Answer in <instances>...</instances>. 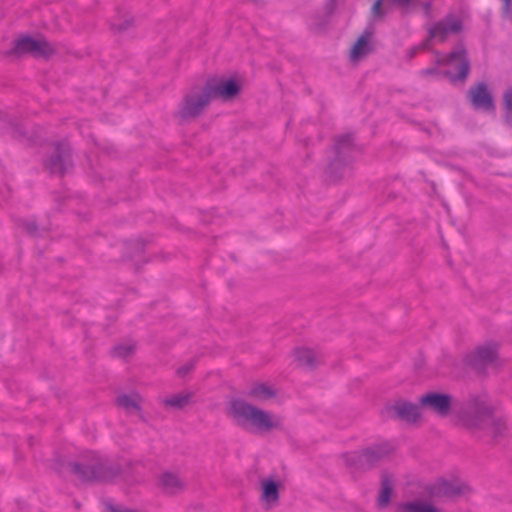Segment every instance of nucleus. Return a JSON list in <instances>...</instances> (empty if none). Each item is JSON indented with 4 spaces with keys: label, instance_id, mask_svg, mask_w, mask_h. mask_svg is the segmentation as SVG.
<instances>
[{
    "label": "nucleus",
    "instance_id": "4468645a",
    "mask_svg": "<svg viewBox=\"0 0 512 512\" xmlns=\"http://www.w3.org/2000/svg\"><path fill=\"white\" fill-rule=\"evenodd\" d=\"M470 103L479 110L491 111L495 107V93L493 86L486 82L474 84L468 92Z\"/></svg>",
    "mask_w": 512,
    "mask_h": 512
},
{
    "label": "nucleus",
    "instance_id": "f257e3e1",
    "mask_svg": "<svg viewBox=\"0 0 512 512\" xmlns=\"http://www.w3.org/2000/svg\"><path fill=\"white\" fill-rule=\"evenodd\" d=\"M224 412L235 425L251 433L270 434L283 427L281 416L242 398L229 399L225 404Z\"/></svg>",
    "mask_w": 512,
    "mask_h": 512
},
{
    "label": "nucleus",
    "instance_id": "9b49d317",
    "mask_svg": "<svg viewBox=\"0 0 512 512\" xmlns=\"http://www.w3.org/2000/svg\"><path fill=\"white\" fill-rule=\"evenodd\" d=\"M376 48V41L371 31H364L355 37L346 51L347 61L351 65H358L366 60Z\"/></svg>",
    "mask_w": 512,
    "mask_h": 512
},
{
    "label": "nucleus",
    "instance_id": "72a5a7b5",
    "mask_svg": "<svg viewBox=\"0 0 512 512\" xmlns=\"http://www.w3.org/2000/svg\"><path fill=\"white\" fill-rule=\"evenodd\" d=\"M382 4V1L381 0H378L375 2V4L373 5V13L376 14V15H380L381 14V10H380V6Z\"/></svg>",
    "mask_w": 512,
    "mask_h": 512
},
{
    "label": "nucleus",
    "instance_id": "39448f33",
    "mask_svg": "<svg viewBox=\"0 0 512 512\" xmlns=\"http://www.w3.org/2000/svg\"><path fill=\"white\" fill-rule=\"evenodd\" d=\"M462 422L469 428L487 429L494 433L503 426L494 405L487 400L475 401L463 415Z\"/></svg>",
    "mask_w": 512,
    "mask_h": 512
},
{
    "label": "nucleus",
    "instance_id": "412c9836",
    "mask_svg": "<svg viewBox=\"0 0 512 512\" xmlns=\"http://www.w3.org/2000/svg\"><path fill=\"white\" fill-rule=\"evenodd\" d=\"M248 395L258 401L266 402L277 395V389L267 382L253 383L248 390Z\"/></svg>",
    "mask_w": 512,
    "mask_h": 512
},
{
    "label": "nucleus",
    "instance_id": "dca6fc26",
    "mask_svg": "<svg viewBox=\"0 0 512 512\" xmlns=\"http://www.w3.org/2000/svg\"><path fill=\"white\" fill-rule=\"evenodd\" d=\"M420 405H416L408 400L398 398L389 401L385 406V411L389 416L399 417L406 421H416L420 418Z\"/></svg>",
    "mask_w": 512,
    "mask_h": 512
},
{
    "label": "nucleus",
    "instance_id": "f3484780",
    "mask_svg": "<svg viewBox=\"0 0 512 512\" xmlns=\"http://www.w3.org/2000/svg\"><path fill=\"white\" fill-rule=\"evenodd\" d=\"M397 476L394 473L385 472L381 475L379 489L376 496L377 508L388 509L395 499Z\"/></svg>",
    "mask_w": 512,
    "mask_h": 512
},
{
    "label": "nucleus",
    "instance_id": "ddd939ff",
    "mask_svg": "<svg viewBox=\"0 0 512 512\" xmlns=\"http://www.w3.org/2000/svg\"><path fill=\"white\" fill-rule=\"evenodd\" d=\"M291 362L306 371L318 368L322 362V354L308 345H296L289 352Z\"/></svg>",
    "mask_w": 512,
    "mask_h": 512
},
{
    "label": "nucleus",
    "instance_id": "2eb2a0df",
    "mask_svg": "<svg viewBox=\"0 0 512 512\" xmlns=\"http://www.w3.org/2000/svg\"><path fill=\"white\" fill-rule=\"evenodd\" d=\"M452 402L450 395L439 391L426 392L419 398L421 408L431 410L441 416H446L449 413Z\"/></svg>",
    "mask_w": 512,
    "mask_h": 512
},
{
    "label": "nucleus",
    "instance_id": "f03ea898",
    "mask_svg": "<svg viewBox=\"0 0 512 512\" xmlns=\"http://www.w3.org/2000/svg\"><path fill=\"white\" fill-rule=\"evenodd\" d=\"M246 85V78L238 72L223 74L209 79L198 94L200 105H206L212 99L222 103H235L240 100Z\"/></svg>",
    "mask_w": 512,
    "mask_h": 512
},
{
    "label": "nucleus",
    "instance_id": "cd10ccee",
    "mask_svg": "<svg viewBox=\"0 0 512 512\" xmlns=\"http://www.w3.org/2000/svg\"><path fill=\"white\" fill-rule=\"evenodd\" d=\"M103 505L107 512H136L133 509L125 508L119 505H115L113 499L109 498L103 501Z\"/></svg>",
    "mask_w": 512,
    "mask_h": 512
},
{
    "label": "nucleus",
    "instance_id": "473e14b6",
    "mask_svg": "<svg viewBox=\"0 0 512 512\" xmlns=\"http://www.w3.org/2000/svg\"><path fill=\"white\" fill-rule=\"evenodd\" d=\"M126 246H133L137 254L142 253L144 249V243L141 241H130L126 243Z\"/></svg>",
    "mask_w": 512,
    "mask_h": 512
},
{
    "label": "nucleus",
    "instance_id": "7ed1b4c3",
    "mask_svg": "<svg viewBox=\"0 0 512 512\" xmlns=\"http://www.w3.org/2000/svg\"><path fill=\"white\" fill-rule=\"evenodd\" d=\"M71 471L83 482L110 481L121 474L119 464L111 462L106 457L91 453L88 459L69 463Z\"/></svg>",
    "mask_w": 512,
    "mask_h": 512
},
{
    "label": "nucleus",
    "instance_id": "7c9ffc66",
    "mask_svg": "<svg viewBox=\"0 0 512 512\" xmlns=\"http://www.w3.org/2000/svg\"><path fill=\"white\" fill-rule=\"evenodd\" d=\"M504 103L506 114L509 121L512 122V89L508 90L504 95Z\"/></svg>",
    "mask_w": 512,
    "mask_h": 512
},
{
    "label": "nucleus",
    "instance_id": "f704fd0d",
    "mask_svg": "<svg viewBox=\"0 0 512 512\" xmlns=\"http://www.w3.org/2000/svg\"><path fill=\"white\" fill-rule=\"evenodd\" d=\"M75 509H81V504L79 502H75Z\"/></svg>",
    "mask_w": 512,
    "mask_h": 512
},
{
    "label": "nucleus",
    "instance_id": "1a4fd4ad",
    "mask_svg": "<svg viewBox=\"0 0 512 512\" xmlns=\"http://www.w3.org/2000/svg\"><path fill=\"white\" fill-rule=\"evenodd\" d=\"M45 168L51 173L63 176L73 167L71 147L66 142H55L53 150L44 162Z\"/></svg>",
    "mask_w": 512,
    "mask_h": 512
},
{
    "label": "nucleus",
    "instance_id": "f8f14e48",
    "mask_svg": "<svg viewBox=\"0 0 512 512\" xmlns=\"http://www.w3.org/2000/svg\"><path fill=\"white\" fill-rule=\"evenodd\" d=\"M499 344L497 342H486L470 350L463 357L466 366L478 368L497 360Z\"/></svg>",
    "mask_w": 512,
    "mask_h": 512
},
{
    "label": "nucleus",
    "instance_id": "2f4dec72",
    "mask_svg": "<svg viewBox=\"0 0 512 512\" xmlns=\"http://www.w3.org/2000/svg\"><path fill=\"white\" fill-rule=\"evenodd\" d=\"M191 369H192V363L187 362L185 365H183L182 367L177 369V375L179 377H184L191 371Z\"/></svg>",
    "mask_w": 512,
    "mask_h": 512
},
{
    "label": "nucleus",
    "instance_id": "9d476101",
    "mask_svg": "<svg viewBox=\"0 0 512 512\" xmlns=\"http://www.w3.org/2000/svg\"><path fill=\"white\" fill-rule=\"evenodd\" d=\"M386 455L382 446H369L361 450L347 452L343 455L346 466L353 470H363L375 465Z\"/></svg>",
    "mask_w": 512,
    "mask_h": 512
},
{
    "label": "nucleus",
    "instance_id": "a211bd4d",
    "mask_svg": "<svg viewBox=\"0 0 512 512\" xmlns=\"http://www.w3.org/2000/svg\"><path fill=\"white\" fill-rule=\"evenodd\" d=\"M435 488L438 493L447 496H462L471 492L469 483L458 477L441 479L436 483Z\"/></svg>",
    "mask_w": 512,
    "mask_h": 512
},
{
    "label": "nucleus",
    "instance_id": "20e7f679",
    "mask_svg": "<svg viewBox=\"0 0 512 512\" xmlns=\"http://www.w3.org/2000/svg\"><path fill=\"white\" fill-rule=\"evenodd\" d=\"M356 158V148L348 140L337 142L329 152L326 164V175L331 181L345 178L351 170Z\"/></svg>",
    "mask_w": 512,
    "mask_h": 512
},
{
    "label": "nucleus",
    "instance_id": "b1692460",
    "mask_svg": "<svg viewBox=\"0 0 512 512\" xmlns=\"http://www.w3.org/2000/svg\"><path fill=\"white\" fill-rule=\"evenodd\" d=\"M190 401H191V393L187 392V393L176 394L169 398H166L164 400V404L166 406L172 407L174 409L181 410L184 407H186L187 405H189Z\"/></svg>",
    "mask_w": 512,
    "mask_h": 512
},
{
    "label": "nucleus",
    "instance_id": "a878e982",
    "mask_svg": "<svg viewBox=\"0 0 512 512\" xmlns=\"http://www.w3.org/2000/svg\"><path fill=\"white\" fill-rule=\"evenodd\" d=\"M135 346L132 344H118L115 345L111 351L113 357L127 358L134 352Z\"/></svg>",
    "mask_w": 512,
    "mask_h": 512
},
{
    "label": "nucleus",
    "instance_id": "6e6552de",
    "mask_svg": "<svg viewBox=\"0 0 512 512\" xmlns=\"http://www.w3.org/2000/svg\"><path fill=\"white\" fill-rule=\"evenodd\" d=\"M285 478L272 474L260 479L259 500L264 508L273 509L280 500L281 493L285 490Z\"/></svg>",
    "mask_w": 512,
    "mask_h": 512
},
{
    "label": "nucleus",
    "instance_id": "5701e85b",
    "mask_svg": "<svg viewBox=\"0 0 512 512\" xmlns=\"http://www.w3.org/2000/svg\"><path fill=\"white\" fill-rule=\"evenodd\" d=\"M116 403L119 407L126 410L127 413H134V412H140L141 407L139 404V396L137 394L135 395H128V394H122L119 395L116 399Z\"/></svg>",
    "mask_w": 512,
    "mask_h": 512
},
{
    "label": "nucleus",
    "instance_id": "c756f323",
    "mask_svg": "<svg viewBox=\"0 0 512 512\" xmlns=\"http://www.w3.org/2000/svg\"><path fill=\"white\" fill-rule=\"evenodd\" d=\"M132 24H133V19L129 18V19H125L121 23H113L111 25V29L115 32H124V31L128 30L132 26Z\"/></svg>",
    "mask_w": 512,
    "mask_h": 512
},
{
    "label": "nucleus",
    "instance_id": "0eeeda50",
    "mask_svg": "<svg viewBox=\"0 0 512 512\" xmlns=\"http://www.w3.org/2000/svg\"><path fill=\"white\" fill-rule=\"evenodd\" d=\"M433 73L444 74L453 81L462 80L467 76L468 63L462 49L437 57Z\"/></svg>",
    "mask_w": 512,
    "mask_h": 512
},
{
    "label": "nucleus",
    "instance_id": "aec40b11",
    "mask_svg": "<svg viewBox=\"0 0 512 512\" xmlns=\"http://www.w3.org/2000/svg\"><path fill=\"white\" fill-rule=\"evenodd\" d=\"M159 488L169 495L178 494L184 489V482L178 474L166 471L159 476Z\"/></svg>",
    "mask_w": 512,
    "mask_h": 512
},
{
    "label": "nucleus",
    "instance_id": "423d86ee",
    "mask_svg": "<svg viewBox=\"0 0 512 512\" xmlns=\"http://www.w3.org/2000/svg\"><path fill=\"white\" fill-rule=\"evenodd\" d=\"M55 53V48L46 39H35L25 34L13 41V45L6 52V56L20 58L24 55H30L36 59H49Z\"/></svg>",
    "mask_w": 512,
    "mask_h": 512
},
{
    "label": "nucleus",
    "instance_id": "4be33fe9",
    "mask_svg": "<svg viewBox=\"0 0 512 512\" xmlns=\"http://www.w3.org/2000/svg\"><path fill=\"white\" fill-rule=\"evenodd\" d=\"M0 128L5 129L15 138L26 136L23 125L14 119L7 118L2 111H0Z\"/></svg>",
    "mask_w": 512,
    "mask_h": 512
},
{
    "label": "nucleus",
    "instance_id": "c85d7f7f",
    "mask_svg": "<svg viewBox=\"0 0 512 512\" xmlns=\"http://www.w3.org/2000/svg\"><path fill=\"white\" fill-rule=\"evenodd\" d=\"M23 228L25 231L31 236L38 235V225L34 220H23L22 221Z\"/></svg>",
    "mask_w": 512,
    "mask_h": 512
},
{
    "label": "nucleus",
    "instance_id": "393cba45",
    "mask_svg": "<svg viewBox=\"0 0 512 512\" xmlns=\"http://www.w3.org/2000/svg\"><path fill=\"white\" fill-rule=\"evenodd\" d=\"M180 123L189 122L192 119V95L186 94L184 103L179 112L177 113Z\"/></svg>",
    "mask_w": 512,
    "mask_h": 512
},
{
    "label": "nucleus",
    "instance_id": "c9c22d12",
    "mask_svg": "<svg viewBox=\"0 0 512 512\" xmlns=\"http://www.w3.org/2000/svg\"><path fill=\"white\" fill-rule=\"evenodd\" d=\"M506 3H509L511 0H504Z\"/></svg>",
    "mask_w": 512,
    "mask_h": 512
},
{
    "label": "nucleus",
    "instance_id": "bb28decb",
    "mask_svg": "<svg viewBox=\"0 0 512 512\" xmlns=\"http://www.w3.org/2000/svg\"><path fill=\"white\" fill-rule=\"evenodd\" d=\"M407 508L413 512H431L433 509L430 503L425 499H415L408 503Z\"/></svg>",
    "mask_w": 512,
    "mask_h": 512
},
{
    "label": "nucleus",
    "instance_id": "6ab92c4d",
    "mask_svg": "<svg viewBox=\"0 0 512 512\" xmlns=\"http://www.w3.org/2000/svg\"><path fill=\"white\" fill-rule=\"evenodd\" d=\"M461 26L462 20L456 16H451L445 22L436 24L430 30V38L433 41H442L446 35L458 31Z\"/></svg>",
    "mask_w": 512,
    "mask_h": 512
}]
</instances>
